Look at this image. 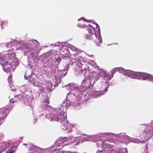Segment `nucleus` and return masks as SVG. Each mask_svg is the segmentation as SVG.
Here are the masks:
<instances>
[{"label":"nucleus","mask_w":153,"mask_h":153,"mask_svg":"<svg viewBox=\"0 0 153 153\" xmlns=\"http://www.w3.org/2000/svg\"><path fill=\"white\" fill-rule=\"evenodd\" d=\"M95 24L96 25V29L97 30L96 32L98 34V36H97L95 28L92 25H89V27L87 28V31L84 35V37L86 39L93 41L97 46H100V44H101L102 42L100 34V29L97 23H95Z\"/></svg>","instance_id":"1"},{"label":"nucleus","mask_w":153,"mask_h":153,"mask_svg":"<svg viewBox=\"0 0 153 153\" xmlns=\"http://www.w3.org/2000/svg\"><path fill=\"white\" fill-rule=\"evenodd\" d=\"M39 43L36 40L30 41L27 45V50L33 55L37 54L40 51Z\"/></svg>","instance_id":"2"},{"label":"nucleus","mask_w":153,"mask_h":153,"mask_svg":"<svg viewBox=\"0 0 153 153\" xmlns=\"http://www.w3.org/2000/svg\"><path fill=\"white\" fill-rule=\"evenodd\" d=\"M49 120L51 121H56L59 122L61 123L64 124L66 122L67 123L66 119L63 115V113L59 110L56 112V113L54 114L49 117Z\"/></svg>","instance_id":"3"},{"label":"nucleus","mask_w":153,"mask_h":153,"mask_svg":"<svg viewBox=\"0 0 153 153\" xmlns=\"http://www.w3.org/2000/svg\"><path fill=\"white\" fill-rule=\"evenodd\" d=\"M105 73L104 71L102 69H100L97 70V72L94 71L90 74L88 76V79L91 81H93L94 83L97 81Z\"/></svg>","instance_id":"4"},{"label":"nucleus","mask_w":153,"mask_h":153,"mask_svg":"<svg viewBox=\"0 0 153 153\" xmlns=\"http://www.w3.org/2000/svg\"><path fill=\"white\" fill-rule=\"evenodd\" d=\"M24 146H26L27 150L30 153H38L40 150V148L38 146H34L30 144H24Z\"/></svg>","instance_id":"5"},{"label":"nucleus","mask_w":153,"mask_h":153,"mask_svg":"<svg viewBox=\"0 0 153 153\" xmlns=\"http://www.w3.org/2000/svg\"><path fill=\"white\" fill-rule=\"evenodd\" d=\"M137 75L141 77L143 80L147 79L148 80L153 82V76L149 74L144 72H138Z\"/></svg>","instance_id":"6"},{"label":"nucleus","mask_w":153,"mask_h":153,"mask_svg":"<svg viewBox=\"0 0 153 153\" xmlns=\"http://www.w3.org/2000/svg\"><path fill=\"white\" fill-rule=\"evenodd\" d=\"M9 112V108L0 109V119L2 120L6 118Z\"/></svg>","instance_id":"7"},{"label":"nucleus","mask_w":153,"mask_h":153,"mask_svg":"<svg viewBox=\"0 0 153 153\" xmlns=\"http://www.w3.org/2000/svg\"><path fill=\"white\" fill-rule=\"evenodd\" d=\"M79 60H77L76 59L75 61L73 62H70L69 64V66H71L74 67H81L82 66V64L79 62Z\"/></svg>","instance_id":"8"},{"label":"nucleus","mask_w":153,"mask_h":153,"mask_svg":"<svg viewBox=\"0 0 153 153\" xmlns=\"http://www.w3.org/2000/svg\"><path fill=\"white\" fill-rule=\"evenodd\" d=\"M7 59H6L5 56H0V64L2 66H5L7 64Z\"/></svg>","instance_id":"9"},{"label":"nucleus","mask_w":153,"mask_h":153,"mask_svg":"<svg viewBox=\"0 0 153 153\" xmlns=\"http://www.w3.org/2000/svg\"><path fill=\"white\" fill-rule=\"evenodd\" d=\"M91 84V81L89 79L84 80L82 82V85L86 88H89Z\"/></svg>","instance_id":"10"},{"label":"nucleus","mask_w":153,"mask_h":153,"mask_svg":"<svg viewBox=\"0 0 153 153\" xmlns=\"http://www.w3.org/2000/svg\"><path fill=\"white\" fill-rule=\"evenodd\" d=\"M118 70L120 72L123 73L124 75H128L131 71L129 70H125L123 68H117Z\"/></svg>","instance_id":"11"},{"label":"nucleus","mask_w":153,"mask_h":153,"mask_svg":"<svg viewBox=\"0 0 153 153\" xmlns=\"http://www.w3.org/2000/svg\"><path fill=\"white\" fill-rule=\"evenodd\" d=\"M92 95L94 98H96L102 95L101 92L100 91H94L92 93Z\"/></svg>","instance_id":"12"},{"label":"nucleus","mask_w":153,"mask_h":153,"mask_svg":"<svg viewBox=\"0 0 153 153\" xmlns=\"http://www.w3.org/2000/svg\"><path fill=\"white\" fill-rule=\"evenodd\" d=\"M34 86L38 88L39 91L40 93H42L44 91V88L42 85L41 83L38 84L36 85H34Z\"/></svg>","instance_id":"13"},{"label":"nucleus","mask_w":153,"mask_h":153,"mask_svg":"<svg viewBox=\"0 0 153 153\" xmlns=\"http://www.w3.org/2000/svg\"><path fill=\"white\" fill-rule=\"evenodd\" d=\"M50 103V100L49 99H47L45 100L42 102L43 108H47L49 107V104Z\"/></svg>","instance_id":"14"},{"label":"nucleus","mask_w":153,"mask_h":153,"mask_svg":"<svg viewBox=\"0 0 153 153\" xmlns=\"http://www.w3.org/2000/svg\"><path fill=\"white\" fill-rule=\"evenodd\" d=\"M19 64V62L17 59H14L10 63L11 66H17Z\"/></svg>","instance_id":"15"},{"label":"nucleus","mask_w":153,"mask_h":153,"mask_svg":"<svg viewBox=\"0 0 153 153\" xmlns=\"http://www.w3.org/2000/svg\"><path fill=\"white\" fill-rule=\"evenodd\" d=\"M81 53L76 52L73 54V55L76 57V59L79 60H81V59H82L81 56H80V54Z\"/></svg>","instance_id":"16"},{"label":"nucleus","mask_w":153,"mask_h":153,"mask_svg":"<svg viewBox=\"0 0 153 153\" xmlns=\"http://www.w3.org/2000/svg\"><path fill=\"white\" fill-rule=\"evenodd\" d=\"M55 58L56 59L55 60V65H58L61 61V59L58 56H56Z\"/></svg>","instance_id":"17"},{"label":"nucleus","mask_w":153,"mask_h":153,"mask_svg":"<svg viewBox=\"0 0 153 153\" xmlns=\"http://www.w3.org/2000/svg\"><path fill=\"white\" fill-rule=\"evenodd\" d=\"M68 68H67L66 70L65 69L63 70H61L59 71V72H60L61 73V75L62 76L64 77L66 75L67 73V70Z\"/></svg>","instance_id":"18"},{"label":"nucleus","mask_w":153,"mask_h":153,"mask_svg":"<svg viewBox=\"0 0 153 153\" xmlns=\"http://www.w3.org/2000/svg\"><path fill=\"white\" fill-rule=\"evenodd\" d=\"M68 138L66 137H63L62 139V140L61 141L62 143H62V146H64L66 144V145H68V143H66L65 144H63V143H65L66 141H68Z\"/></svg>","instance_id":"19"},{"label":"nucleus","mask_w":153,"mask_h":153,"mask_svg":"<svg viewBox=\"0 0 153 153\" xmlns=\"http://www.w3.org/2000/svg\"><path fill=\"white\" fill-rule=\"evenodd\" d=\"M35 80L36 79H35L31 78L29 80H28V82H30L31 83L33 84L34 86L36 82Z\"/></svg>","instance_id":"20"},{"label":"nucleus","mask_w":153,"mask_h":153,"mask_svg":"<svg viewBox=\"0 0 153 153\" xmlns=\"http://www.w3.org/2000/svg\"><path fill=\"white\" fill-rule=\"evenodd\" d=\"M62 52L63 53V55H65L68 54L69 53V51L68 48H65L62 50Z\"/></svg>","instance_id":"21"},{"label":"nucleus","mask_w":153,"mask_h":153,"mask_svg":"<svg viewBox=\"0 0 153 153\" xmlns=\"http://www.w3.org/2000/svg\"><path fill=\"white\" fill-rule=\"evenodd\" d=\"M3 68L4 71L7 73L11 71L10 68Z\"/></svg>","instance_id":"22"},{"label":"nucleus","mask_w":153,"mask_h":153,"mask_svg":"<svg viewBox=\"0 0 153 153\" xmlns=\"http://www.w3.org/2000/svg\"><path fill=\"white\" fill-rule=\"evenodd\" d=\"M46 83L48 85V88L49 89H50L52 86V83L49 81H48L46 82Z\"/></svg>","instance_id":"23"},{"label":"nucleus","mask_w":153,"mask_h":153,"mask_svg":"<svg viewBox=\"0 0 153 153\" xmlns=\"http://www.w3.org/2000/svg\"><path fill=\"white\" fill-rule=\"evenodd\" d=\"M74 51L78 53H82V51H81V50L76 48H74Z\"/></svg>","instance_id":"24"},{"label":"nucleus","mask_w":153,"mask_h":153,"mask_svg":"<svg viewBox=\"0 0 153 153\" xmlns=\"http://www.w3.org/2000/svg\"><path fill=\"white\" fill-rule=\"evenodd\" d=\"M10 102L13 103L16 102L17 101L16 100H14L13 98H12V99L10 100Z\"/></svg>","instance_id":"25"},{"label":"nucleus","mask_w":153,"mask_h":153,"mask_svg":"<svg viewBox=\"0 0 153 153\" xmlns=\"http://www.w3.org/2000/svg\"><path fill=\"white\" fill-rule=\"evenodd\" d=\"M11 77H12L11 75H10L8 76V82H11V81L12 79Z\"/></svg>","instance_id":"26"},{"label":"nucleus","mask_w":153,"mask_h":153,"mask_svg":"<svg viewBox=\"0 0 153 153\" xmlns=\"http://www.w3.org/2000/svg\"><path fill=\"white\" fill-rule=\"evenodd\" d=\"M11 55L12 56L13 58H14L16 56L15 53H11Z\"/></svg>","instance_id":"27"},{"label":"nucleus","mask_w":153,"mask_h":153,"mask_svg":"<svg viewBox=\"0 0 153 153\" xmlns=\"http://www.w3.org/2000/svg\"><path fill=\"white\" fill-rule=\"evenodd\" d=\"M15 152V151L13 150V151H11L9 152H7L6 153H14Z\"/></svg>","instance_id":"28"},{"label":"nucleus","mask_w":153,"mask_h":153,"mask_svg":"<svg viewBox=\"0 0 153 153\" xmlns=\"http://www.w3.org/2000/svg\"><path fill=\"white\" fill-rule=\"evenodd\" d=\"M108 86H107L105 88V89H104V91L105 92H106L108 90Z\"/></svg>","instance_id":"29"},{"label":"nucleus","mask_w":153,"mask_h":153,"mask_svg":"<svg viewBox=\"0 0 153 153\" xmlns=\"http://www.w3.org/2000/svg\"><path fill=\"white\" fill-rule=\"evenodd\" d=\"M2 24H3V22H0V26H1V29L3 28V27H2Z\"/></svg>","instance_id":"30"},{"label":"nucleus","mask_w":153,"mask_h":153,"mask_svg":"<svg viewBox=\"0 0 153 153\" xmlns=\"http://www.w3.org/2000/svg\"><path fill=\"white\" fill-rule=\"evenodd\" d=\"M0 137H1L2 136V138H3L4 137V135L3 134H1V135L0 136Z\"/></svg>","instance_id":"31"},{"label":"nucleus","mask_w":153,"mask_h":153,"mask_svg":"<svg viewBox=\"0 0 153 153\" xmlns=\"http://www.w3.org/2000/svg\"><path fill=\"white\" fill-rule=\"evenodd\" d=\"M126 151V153H128V152L127 151V149L126 148H125Z\"/></svg>","instance_id":"32"},{"label":"nucleus","mask_w":153,"mask_h":153,"mask_svg":"<svg viewBox=\"0 0 153 153\" xmlns=\"http://www.w3.org/2000/svg\"><path fill=\"white\" fill-rule=\"evenodd\" d=\"M113 76H111L110 78V77H109L108 78V79H111V78H112V77Z\"/></svg>","instance_id":"33"},{"label":"nucleus","mask_w":153,"mask_h":153,"mask_svg":"<svg viewBox=\"0 0 153 153\" xmlns=\"http://www.w3.org/2000/svg\"><path fill=\"white\" fill-rule=\"evenodd\" d=\"M11 97H11V94H10V95L9 96V98H11Z\"/></svg>","instance_id":"34"},{"label":"nucleus","mask_w":153,"mask_h":153,"mask_svg":"<svg viewBox=\"0 0 153 153\" xmlns=\"http://www.w3.org/2000/svg\"><path fill=\"white\" fill-rule=\"evenodd\" d=\"M2 120L0 119V122L1 120ZM1 123H0V125H1Z\"/></svg>","instance_id":"35"},{"label":"nucleus","mask_w":153,"mask_h":153,"mask_svg":"<svg viewBox=\"0 0 153 153\" xmlns=\"http://www.w3.org/2000/svg\"><path fill=\"white\" fill-rule=\"evenodd\" d=\"M82 27H83V28H84L85 26H82Z\"/></svg>","instance_id":"36"},{"label":"nucleus","mask_w":153,"mask_h":153,"mask_svg":"<svg viewBox=\"0 0 153 153\" xmlns=\"http://www.w3.org/2000/svg\"><path fill=\"white\" fill-rule=\"evenodd\" d=\"M113 74H114L113 72H112L111 73V74H112L113 75Z\"/></svg>","instance_id":"37"},{"label":"nucleus","mask_w":153,"mask_h":153,"mask_svg":"<svg viewBox=\"0 0 153 153\" xmlns=\"http://www.w3.org/2000/svg\"><path fill=\"white\" fill-rule=\"evenodd\" d=\"M117 68H114V70H116Z\"/></svg>","instance_id":"38"},{"label":"nucleus","mask_w":153,"mask_h":153,"mask_svg":"<svg viewBox=\"0 0 153 153\" xmlns=\"http://www.w3.org/2000/svg\"><path fill=\"white\" fill-rule=\"evenodd\" d=\"M17 97V96H14V97Z\"/></svg>","instance_id":"39"},{"label":"nucleus","mask_w":153,"mask_h":153,"mask_svg":"<svg viewBox=\"0 0 153 153\" xmlns=\"http://www.w3.org/2000/svg\"><path fill=\"white\" fill-rule=\"evenodd\" d=\"M0 153H1V152L0 150Z\"/></svg>","instance_id":"40"},{"label":"nucleus","mask_w":153,"mask_h":153,"mask_svg":"<svg viewBox=\"0 0 153 153\" xmlns=\"http://www.w3.org/2000/svg\"><path fill=\"white\" fill-rule=\"evenodd\" d=\"M12 108H10V110H11V109H12Z\"/></svg>","instance_id":"41"},{"label":"nucleus","mask_w":153,"mask_h":153,"mask_svg":"<svg viewBox=\"0 0 153 153\" xmlns=\"http://www.w3.org/2000/svg\"><path fill=\"white\" fill-rule=\"evenodd\" d=\"M82 71H81V73H82Z\"/></svg>","instance_id":"42"},{"label":"nucleus","mask_w":153,"mask_h":153,"mask_svg":"<svg viewBox=\"0 0 153 153\" xmlns=\"http://www.w3.org/2000/svg\"><path fill=\"white\" fill-rule=\"evenodd\" d=\"M67 66V67H68V66Z\"/></svg>","instance_id":"43"}]
</instances>
